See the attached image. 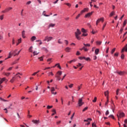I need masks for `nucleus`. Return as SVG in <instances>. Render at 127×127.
Listing matches in <instances>:
<instances>
[{"label": "nucleus", "mask_w": 127, "mask_h": 127, "mask_svg": "<svg viewBox=\"0 0 127 127\" xmlns=\"http://www.w3.org/2000/svg\"><path fill=\"white\" fill-rule=\"evenodd\" d=\"M104 95L107 98H109V91H106L104 92Z\"/></svg>", "instance_id": "13"}, {"label": "nucleus", "mask_w": 127, "mask_h": 127, "mask_svg": "<svg viewBox=\"0 0 127 127\" xmlns=\"http://www.w3.org/2000/svg\"><path fill=\"white\" fill-rule=\"evenodd\" d=\"M99 52H100V50L99 49H96L95 51L96 55H98V54H99Z\"/></svg>", "instance_id": "15"}, {"label": "nucleus", "mask_w": 127, "mask_h": 127, "mask_svg": "<svg viewBox=\"0 0 127 127\" xmlns=\"http://www.w3.org/2000/svg\"><path fill=\"white\" fill-rule=\"evenodd\" d=\"M18 43H21V38H20V39H19L18 40Z\"/></svg>", "instance_id": "48"}, {"label": "nucleus", "mask_w": 127, "mask_h": 127, "mask_svg": "<svg viewBox=\"0 0 127 127\" xmlns=\"http://www.w3.org/2000/svg\"><path fill=\"white\" fill-rule=\"evenodd\" d=\"M96 43L98 45H101V44H102V42L97 41Z\"/></svg>", "instance_id": "39"}, {"label": "nucleus", "mask_w": 127, "mask_h": 127, "mask_svg": "<svg viewBox=\"0 0 127 127\" xmlns=\"http://www.w3.org/2000/svg\"><path fill=\"white\" fill-rule=\"evenodd\" d=\"M33 55L34 56H35V55H38V54H39V52H33Z\"/></svg>", "instance_id": "24"}, {"label": "nucleus", "mask_w": 127, "mask_h": 127, "mask_svg": "<svg viewBox=\"0 0 127 127\" xmlns=\"http://www.w3.org/2000/svg\"><path fill=\"white\" fill-rule=\"evenodd\" d=\"M34 40H36V37L33 36L31 38V41L32 42L34 41Z\"/></svg>", "instance_id": "16"}, {"label": "nucleus", "mask_w": 127, "mask_h": 127, "mask_svg": "<svg viewBox=\"0 0 127 127\" xmlns=\"http://www.w3.org/2000/svg\"><path fill=\"white\" fill-rule=\"evenodd\" d=\"M52 112H53V113H55V114H56V110L53 109Z\"/></svg>", "instance_id": "63"}, {"label": "nucleus", "mask_w": 127, "mask_h": 127, "mask_svg": "<svg viewBox=\"0 0 127 127\" xmlns=\"http://www.w3.org/2000/svg\"><path fill=\"white\" fill-rule=\"evenodd\" d=\"M114 14H115V13L114 12H112L110 14V16H113Z\"/></svg>", "instance_id": "53"}, {"label": "nucleus", "mask_w": 127, "mask_h": 127, "mask_svg": "<svg viewBox=\"0 0 127 127\" xmlns=\"http://www.w3.org/2000/svg\"><path fill=\"white\" fill-rule=\"evenodd\" d=\"M87 110H88V107H85L83 109L82 112H85V111H87Z\"/></svg>", "instance_id": "44"}, {"label": "nucleus", "mask_w": 127, "mask_h": 127, "mask_svg": "<svg viewBox=\"0 0 127 127\" xmlns=\"http://www.w3.org/2000/svg\"><path fill=\"white\" fill-rule=\"evenodd\" d=\"M81 55V53H80V52H79V51H77V52H76V55L77 56H79V55Z\"/></svg>", "instance_id": "54"}, {"label": "nucleus", "mask_w": 127, "mask_h": 127, "mask_svg": "<svg viewBox=\"0 0 127 127\" xmlns=\"http://www.w3.org/2000/svg\"><path fill=\"white\" fill-rule=\"evenodd\" d=\"M0 84H2V83H3V82H4V81H6V78H5V77H3L2 78H0Z\"/></svg>", "instance_id": "8"}, {"label": "nucleus", "mask_w": 127, "mask_h": 127, "mask_svg": "<svg viewBox=\"0 0 127 127\" xmlns=\"http://www.w3.org/2000/svg\"><path fill=\"white\" fill-rule=\"evenodd\" d=\"M66 74H64L63 76V77L62 78V81H63V80H64V78L66 77Z\"/></svg>", "instance_id": "60"}, {"label": "nucleus", "mask_w": 127, "mask_h": 127, "mask_svg": "<svg viewBox=\"0 0 127 127\" xmlns=\"http://www.w3.org/2000/svg\"><path fill=\"white\" fill-rule=\"evenodd\" d=\"M58 66V68H59V69H61V66H60V64H55V66Z\"/></svg>", "instance_id": "26"}, {"label": "nucleus", "mask_w": 127, "mask_h": 127, "mask_svg": "<svg viewBox=\"0 0 127 127\" xmlns=\"http://www.w3.org/2000/svg\"><path fill=\"white\" fill-rule=\"evenodd\" d=\"M83 50H84V51H85V52H87V51H88V49H87L86 47H83Z\"/></svg>", "instance_id": "41"}, {"label": "nucleus", "mask_w": 127, "mask_h": 127, "mask_svg": "<svg viewBox=\"0 0 127 127\" xmlns=\"http://www.w3.org/2000/svg\"><path fill=\"white\" fill-rule=\"evenodd\" d=\"M32 123H33L34 124H39V121H37V120H32Z\"/></svg>", "instance_id": "18"}, {"label": "nucleus", "mask_w": 127, "mask_h": 127, "mask_svg": "<svg viewBox=\"0 0 127 127\" xmlns=\"http://www.w3.org/2000/svg\"><path fill=\"white\" fill-rule=\"evenodd\" d=\"M106 25H107V23H105V24L103 25V28H102V30H104V28L106 27Z\"/></svg>", "instance_id": "43"}, {"label": "nucleus", "mask_w": 127, "mask_h": 127, "mask_svg": "<svg viewBox=\"0 0 127 127\" xmlns=\"http://www.w3.org/2000/svg\"><path fill=\"white\" fill-rule=\"evenodd\" d=\"M80 16H81V14H78V15L76 16V19H78L79 17H80Z\"/></svg>", "instance_id": "40"}, {"label": "nucleus", "mask_w": 127, "mask_h": 127, "mask_svg": "<svg viewBox=\"0 0 127 127\" xmlns=\"http://www.w3.org/2000/svg\"><path fill=\"white\" fill-rule=\"evenodd\" d=\"M85 60H86V61H89L90 60H91V59H90V58H87L84 59Z\"/></svg>", "instance_id": "50"}, {"label": "nucleus", "mask_w": 127, "mask_h": 127, "mask_svg": "<svg viewBox=\"0 0 127 127\" xmlns=\"http://www.w3.org/2000/svg\"><path fill=\"white\" fill-rule=\"evenodd\" d=\"M21 16H23V9H22L21 11Z\"/></svg>", "instance_id": "56"}, {"label": "nucleus", "mask_w": 127, "mask_h": 127, "mask_svg": "<svg viewBox=\"0 0 127 127\" xmlns=\"http://www.w3.org/2000/svg\"><path fill=\"white\" fill-rule=\"evenodd\" d=\"M125 50L126 51V52H127V44L126 45L125 48H124L122 50V53H123V52H125Z\"/></svg>", "instance_id": "12"}, {"label": "nucleus", "mask_w": 127, "mask_h": 127, "mask_svg": "<svg viewBox=\"0 0 127 127\" xmlns=\"http://www.w3.org/2000/svg\"><path fill=\"white\" fill-rule=\"evenodd\" d=\"M127 24V20H125L123 23V27H125V26Z\"/></svg>", "instance_id": "42"}, {"label": "nucleus", "mask_w": 127, "mask_h": 127, "mask_svg": "<svg viewBox=\"0 0 127 127\" xmlns=\"http://www.w3.org/2000/svg\"><path fill=\"white\" fill-rule=\"evenodd\" d=\"M31 3V1H28L27 2L26 4H30Z\"/></svg>", "instance_id": "61"}, {"label": "nucleus", "mask_w": 127, "mask_h": 127, "mask_svg": "<svg viewBox=\"0 0 127 127\" xmlns=\"http://www.w3.org/2000/svg\"><path fill=\"white\" fill-rule=\"evenodd\" d=\"M11 9H12V7H9L8 8H6V11L7 12L9 11V10H11Z\"/></svg>", "instance_id": "20"}, {"label": "nucleus", "mask_w": 127, "mask_h": 127, "mask_svg": "<svg viewBox=\"0 0 127 127\" xmlns=\"http://www.w3.org/2000/svg\"><path fill=\"white\" fill-rule=\"evenodd\" d=\"M81 32H83V33H86L87 32V31L84 28H82L81 29Z\"/></svg>", "instance_id": "22"}, {"label": "nucleus", "mask_w": 127, "mask_h": 127, "mask_svg": "<svg viewBox=\"0 0 127 127\" xmlns=\"http://www.w3.org/2000/svg\"><path fill=\"white\" fill-rule=\"evenodd\" d=\"M16 76H13L11 78V79L10 80V83H14V81L16 80Z\"/></svg>", "instance_id": "7"}, {"label": "nucleus", "mask_w": 127, "mask_h": 127, "mask_svg": "<svg viewBox=\"0 0 127 127\" xmlns=\"http://www.w3.org/2000/svg\"><path fill=\"white\" fill-rule=\"evenodd\" d=\"M25 31H23L22 32V36L23 38H25Z\"/></svg>", "instance_id": "17"}, {"label": "nucleus", "mask_w": 127, "mask_h": 127, "mask_svg": "<svg viewBox=\"0 0 127 127\" xmlns=\"http://www.w3.org/2000/svg\"><path fill=\"white\" fill-rule=\"evenodd\" d=\"M29 52H33V51H32V47H30L29 49Z\"/></svg>", "instance_id": "35"}, {"label": "nucleus", "mask_w": 127, "mask_h": 127, "mask_svg": "<svg viewBox=\"0 0 127 127\" xmlns=\"http://www.w3.org/2000/svg\"><path fill=\"white\" fill-rule=\"evenodd\" d=\"M12 57V54L11 53V52H9V56L8 57V58H6L5 60H7V59H9V58H11Z\"/></svg>", "instance_id": "11"}, {"label": "nucleus", "mask_w": 127, "mask_h": 127, "mask_svg": "<svg viewBox=\"0 0 127 127\" xmlns=\"http://www.w3.org/2000/svg\"><path fill=\"white\" fill-rule=\"evenodd\" d=\"M58 43H59V44H63V43L61 41V39L58 40Z\"/></svg>", "instance_id": "38"}, {"label": "nucleus", "mask_w": 127, "mask_h": 127, "mask_svg": "<svg viewBox=\"0 0 127 127\" xmlns=\"http://www.w3.org/2000/svg\"><path fill=\"white\" fill-rule=\"evenodd\" d=\"M62 75V71H59L57 72L56 75V78H57V80H58V81H60L61 80V76Z\"/></svg>", "instance_id": "2"}, {"label": "nucleus", "mask_w": 127, "mask_h": 127, "mask_svg": "<svg viewBox=\"0 0 127 127\" xmlns=\"http://www.w3.org/2000/svg\"><path fill=\"white\" fill-rule=\"evenodd\" d=\"M52 108H53V106L48 105L47 107V109H48V110H49V109H52Z\"/></svg>", "instance_id": "28"}, {"label": "nucleus", "mask_w": 127, "mask_h": 127, "mask_svg": "<svg viewBox=\"0 0 127 127\" xmlns=\"http://www.w3.org/2000/svg\"><path fill=\"white\" fill-rule=\"evenodd\" d=\"M109 110H107L105 113L106 116H108V115H109Z\"/></svg>", "instance_id": "58"}, {"label": "nucleus", "mask_w": 127, "mask_h": 127, "mask_svg": "<svg viewBox=\"0 0 127 127\" xmlns=\"http://www.w3.org/2000/svg\"><path fill=\"white\" fill-rule=\"evenodd\" d=\"M3 74L5 76H6V77H8V76H9V75H10V72H3Z\"/></svg>", "instance_id": "10"}, {"label": "nucleus", "mask_w": 127, "mask_h": 127, "mask_svg": "<svg viewBox=\"0 0 127 127\" xmlns=\"http://www.w3.org/2000/svg\"><path fill=\"white\" fill-rule=\"evenodd\" d=\"M93 11L89 12V13H87L86 14H85V15L84 16V17L85 18H88L89 17H91V15H92L93 14Z\"/></svg>", "instance_id": "5"}, {"label": "nucleus", "mask_w": 127, "mask_h": 127, "mask_svg": "<svg viewBox=\"0 0 127 127\" xmlns=\"http://www.w3.org/2000/svg\"><path fill=\"white\" fill-rule=\"evenodd\" d=\"M73 84H70V85H68V87H69V88H72V87H73Z\"/></svg>", "instance_id": "62"}, {"label": "nucleus", "mask_w": 127, "mask_h": 127, "mask_svg": "<svg viewBox=\"0 0 127 127\" xmlns=\"http://www.w3.org/2000/svg\"><path fill=\"white\" fill-rule=\"evenodd\" d=\"M53 39V37H49L48 36H47L45 37V39L44 40V41H47V42H49V41H51V40Z\"/></svg>", "instance_id": "3"}, {"label": "nucleus", "mask_w": 127, "mask_h": 127, "mask_svg": "<svg viewBox=\"0 0 127 127\" xmlns=\"http://www.w3.org/2000/svg\"><path fill=\"white\" fill-rule=\"evenodd\" d=\"M17 51V49H15L13 52V53H12V55H13V56H14L15 54H17V53H16Z\"/></svg>", "instance_id": "23"}, {"label": "nucleus", "mask_w": 127, "mask_h": 127, "mask_svg": "<svg viewBox=\"0 0 127 127\" xmlns=\"http://www.w3.org/2000/svg\"><path fill=\"white\" fill-rule=\"evenodd\" d=\"M21 52V50H20V51H19L17 54L14 55V56L15 57V56H17V55H19V53H20Z\"/></svg>", "instance_id": "30"}, {"label": "nucleus", "mask_w": 127, "mask_h": 127, "mask_svg": "<svg viewBox=\"0 0 127 127\" xmlns=\"http://www.w3.org/2000/svg\"><path fill=\"white\" fill-rule=\"evenodd\" d=\"M119 92H120V89H118L116 91V95H119Z\"/></svg>", "instance_id": "45"}, {"label": "nucleus", "mask_w": 127, "mask_h": 127, "mask_svg": "<svg viewBox=\"0 0 127 127\" xmlns=\"http://www.w3.org/2000/svg\"><path fill=\"white\" fill-rule=\"evenodd\" d=\"M39 59H40V61H43V57H41V58H39Z\"/></svg>", "instance_id": "55"}, {"label": "nucleus", "mask_w": 127, "mask_h": 127, "mask_svg": "<svg viewBox=\"0 0 127 127\" xmlns=\"http://www.w3.org/2000/svg\"><path fill=\"white\" fill-rule=\"evenodd\" d=\"M0 100L1 101H3V102H7V100H5L2 99V98H1V97L0 98Z\"/></svg>", "instance_id": "51"}, {"label": "nucleus", "mask_w": 127, "mask_h": 127, "mask_svg": "<svg viewBox=\"0 0 127 127\" xmlns=\"http://www.w3.org/2000/svg\"><path fill=\"white\" fill-rule=\"evenodd\" d=\"M89 10V8H85L83 10H81V13H84V12H86V11H88Z\"/></svg>", "instance_id": "9"}, {"label": "nucleus", "mask_w": 127, "mask_h": 127, "mask_svg": "<svg viewBox=\"0 0 127 127\" xmlns=\"http://www.w3.org/2000/svg\"><path fill=\"white\" fill-rule=\"evenodd\" d=\"M56 24H53V23H51L49 25V27H54Z\"/></svg>", "instance_id": "19"}, {"label": "nucleus", "mask_w": 127, "mask_h": 127, "mask_svg": "<svg viewBox=\"0 0 127 127\" xmlns=\"http://www.w3.org/2000/svg\"><path fill=\"white\" fill-rule=\"evenodd\" d=\"M88 36V34L86 33H83L82 34V36Z\"/></svg>", "instance_id": "36"}, {"label": "nucleus", "mask_w": 127, "mask_h": 127, "mask_svg": "<svg viewBox=\"0 0 127 127\" xmlns=\"http://www.w3.org/2000/svg\"><path fill=\"white\" fill-rule=\"evenodd\" d=\"M82 33L81 32V31H80V30L79 29H77L76 31L75 32V37L78 40H81V37H80V35Z\"/></svg>", "instance_id": "1"}, {"label": "nucleus", "mask_w": 127, "mask_h": 127, "mask_svg": "<svg viewBox=\"0 0 127 127\" xmlns=\"http://www.w3.org/2000/svg\"><path fill=\"white\" fill-rule=\"evenodd\" d=\"M99 19H100V21H102V22H104V17L99 18Z\"/></svg>", "instance_id": "46"}, {"label": "nucleus", "mask_w": 127, "mask_h": 127, "mask_svg": "<svg viewBox=\"0 0 127 127\" xmlns=\"http://www.w3.org/2000/svg\"><path fill=\"white\" fill-rule=\"evenodd\" d=\"M52 61V59L50 58L47 60V62H51Z\"/></svg>", "instance_id": "47"}, {"label": "nucleus", "mask_w": 127, "mask_h": 127, "mask_svg": "<svg viewBox=\"0 0 127 127\" xmlns=\"http://www.w3.org/2000/svg\"><path fill=\"white\" fill-rule=\"evenodd\" d=\"M65 52H70V50H71V48L69 47H67L64 49Z\"/></svg>", "instance_id": "14"}, {"label": "nucleus", "mask_w": 127, "mask_h": 127, "mask_svg": "<svg viewBox=\"0 0 127 127\" xmlns=\"http://www.w3.org/2000/svg\"><path fill=\"white\" fill-rule=\"evenodd\" d=\"M12 70V67H10L7 69V71H11Z\"/></svg>", "instance_id": "49"}, {"label": "nucleus", "mask_w": 127, "mask_h": 127, "mask_svg": "<svg viewBox=\"0 0 127 127\" xmlns=\"http://www.w3.org/2000/svg\"><path fill=\"white\" fill-rule=\"evenodd\" d=\"M79 59H80V60H83V59H86V58L85 57H79Z\"/></svg>", "instance_id": "33"}, {"label": "nucleus", "mask_w": 127, "mask_h": 127, "mask_svg": "<svg viewBox=\"0 0 127 127\" xmlns=\"http://www.w3.org/2000/svg\"><path fill=\"white\" fill-rule=\"evenodd\" d=\"M107 102L105 104V106H107L108 105V104L109 103V97H107Z\"/></svg>", "instance_id": "27"}, {"label": "nucleus", "mask_w": 127, "mask_h": 127, "mask_svg": "<svg viewBox=\"0 0 127 127\" xmlns=\"http://www.w3.org/2000/svg\"><path fill=\"white\" fill-rule=\"evenodd\" d=\"M123 117H125V113L123 112L120 113L119 115V114L117 115V118L119 120H120V118H123Z\"/></svg>", "instance_id": "6"}, {"label": "nucleus", "mask_w": 127, "mask_h": 127, "mask_svg": "<svg viewBox=\"0 0 127 127\" xmlns=\"http://www.w3.org/2000/svg\"><path fill=\"white\" fill-rule=\"evenodd\" d=\"M117 73L121 76H123V75H124V72L123 71H118Z\"/></svg>", "instance_id": "21"}, {"label": "nucleus", "mask_w": 127, "mask_h": 127, "mask_svg": "<svg viewBox=\"0 0 127 127\" xmlns=\"http://www.w3.org/2000/svg\"><path fill=\"white\" fill-rule=\"evenodd\" d=\"M116 51V48H114L111 52V54H114V52Z\"/></svg>", "instance_id": "29"}, {"label": "nucleus", "mask_w": 127, "mask_h": 127, "mask_svg": "<svg viewBox=\"0 0 127 127\" xmlns=\"http://www.w3.org/2000/svg\"><path fill=\"white\" fill-rule=\"evenodd\" d=\"M65 4L67 5V6H71V4H70V3H66Z\"/></svg>", "instance_id": "59"}, {"label": "nucleus", "mask_w": 127, "mask_h": 127, "mask_svg": "<svg viewBox=\"0 0 127 127\" xmlns=\"http://www.w3.org/2000/svg\"><path fill=\"white\" fill-rule=\"evenodd\" d=\"M121 58H122V59H124L125 58V55L122 54Z\"/></svg>", "instance_id": "57"}, {"label": "nucleus", "mask_w": 127, "mask_h": 127, "mask_svg": "<svg viewBox=\"0 0 127 127\" xmlns=\"http://www.w3.org/2000/svg\"><path fill=\"white\" fill-rule=\"evenodd\" d=\"M83 45H84V46H86V47H90V46H91V45H90V44H83Z\"/></svg>", "instance_id": "25"}, {"label": "nucleus", "mask_w": 127, "mask_h": 127, "mask_svg": "<svg viewBox=\"0 0 127 127\" xmlns=\"http://www.w3.org/2000/svg\"><path fill=\"white\" fill-rule=\"evenodd\" d=\"M4 16V15H1L0 16V20H2V19H3V17Z\"/></svg>", "instance_id": "31"}, {"label": "nucleus", "mask_w": 127, "mask_h": 127, "mask_svg": "<svg viewBox=\"0 0 127 127\" xmlns=\"http://www.w3.org/2000/svg\"><path fill=\"white\" fill-rule=\"evenodd\" d=\"M114 55L115 56H117V57L119 56V53H115Z\"/></svg>", "instance_id": "64"}, {"label": "nucleus", "mask_w": 127, "mask_h": 127, "mask_svg": "<svg viewBox=\"0 0 127 127\" xmlns=\"http://www.w3.org/2000/svg\"><path fill=\"white\" fill-rule=\"evenodd\" d=\"M74 116H75V113H73L72 115L71 116L70 119L73 120V118H74Z\"/></svg>", "instance_id": "52"}, {"label": "nucleus", "mask_w": 127, "mask_h": 127, "mask_svg": "<svg viewBox=\"0 0 127 127\" xmlns=\"http://www.w3.org/2000/svg\"><path fill=\"white\" fill-rule=\"evenodd\" d=\"M83 104L84 102H83V99H82V98H79L77 102V105H78V106L81 107V106H83Z\"/></svg>", "instance_id": "4"}, {"label": "nucleus", "mask_w": 127, "mask_h": 127, "mask_svg": "<svg viewBox=\"0 0 127 127\" xmlns=\"http://www.w3.org/2000/svg\"><path fill=\"white\" fill-rule=\"evenodd\" d=\"M54 91H55V88L54 87H52L51 88V92H54Z\"/></svg>", "instance_id": "34"}, {"label": "nucleus", "mask_w": 127, "mask_h": 127, "mask_svg": "<svg viewBox=\"0 0 127 127\" xmlns=\"http://www.w3.org/2000/svg\"><path fill=\"white\" fill-rule=\"evenodd\" d=\"M92 102H93V103H96V102H97V97H95L94 98V99L93 100H92Z\"/></svg>", "instance_id": "37"}, {"label": "nucleus", "mask_w": 127, "mask_h": 127, "mask_svg": "<svg viewBox=\"0 0 127 127\" xmlns=\"http://www.w3.org/2000/svg\"><path fill=\"white\" fill-rule=\"evenodd\" d=\"M109 118H111V119L115 120V117L113 115H111L110 116H109Z\"/></svg>", "instance_id": "32"}]
</instances>
